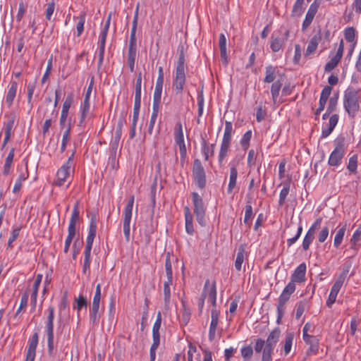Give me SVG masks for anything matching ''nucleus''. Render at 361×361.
<instances>
[{
    "mask_svg": "<svg viewBox=\"0 0 361 361\" xmlns=\"http://www.w3.org/2000/svg\"><path fill=\"white\" fill-rule=\"evenodd\" d=\"M294 337L295 334L293 332H288L286 334L283 347L284 353L286 355H288L290 352Z\"/></svg>",
    "mask_w": 361,
    "mask_h": 361,
    "instance_id": "nucleus-32",
    "label": "nucleus"
},
{
    "mask_svg": "<svg viewBox=\"0 0 361 361\" xmlns=\"http://www.w3.org/2000/svg\"><path fill=\"white\" fill-rule=\"evenodd\" d=\"M219 45L221 52V57L225 65L228 63V56L226 52V38L224 34L221 33L219 36Z\"/></svg>",
    "mask_w": 361,
    "mask_h": 361,
    "instance_id": "nucleus-20",
    "label": "nucleus"
},
{
    "mask_svg": "<svg viewBox=\"0 0 361 361\" xmlns=\"http://www.w3.org/2000/svg\"><path fill=\"white\" fill-rule=\"evenodd\" d=\"M285 41L279 37H274V35L271 37L270 47L274 52H278L283 47Z\"/></svg>",
    "mask_w": 361,
    "mask_h": 361,
    "instance_id": "nucleus-27",
    "label": "nucleus"
},
{
    "mask_svg": "<svg viewBox=\"0 0 361 361\" xmlns=\"http://www.w3.org/2000/svg\"><path fill=\"white\" fill-rule=\"evenodd\" d=\"M219 311L216 309V307H213L211 312V324H210V329H216L217 328L219 324Z\"/></svg>",
    "mask_w": 361,
    "mask_h": 361,
    "instance_id": "nucleus-38",
    "label": "nucleus"
},
{
    "mask_svg": "<svg viewBox=\"0 0 361 361\" xmlns=\"http://www.w3.org/2000/svg\"><path fill=\"white\" fill-rule=\"evenodd\" d=\"M351 268V264L350 263H346L344 264L341 273L336 278L334 284L340 286L342 287L343 283L345 282L347 276L350 271Z\"/></svg>",
    "mask_w": 361,
    "mask_h": 361,
    "instance_id": "nucleus-24",
    "label": "nucleus"
},
{
    "mask_svg": "<svg viewBox=\"0 0 361 361\" xmlns=\"http://www.w3.org/2000/svg\"><path fill=\"white\" fill-rule=\"evenodd\" d=\"M92 85H93V81L92 80L87 90H86L84 101L80 106L81 116H80V124H82L84 122L85 118L87 117V116L90 111V94H91L92 90Z\"/></svg>",
    "mask_w": 361,
    "mask_h": 361,
    "instance_id": "nucleus-8",
    "label": "nucleus"
},
{
    "mask_svg": "<svg viewBox=\"0 0 361 361\" xmlns=\"http://www.w3.org/2000/svg\"><path fill=\"white\" fill-rule=\"evenodd\" d=\"M192 202L194 204V213L196 216L197 221L202 226H204L206 224L205 221V207L202 198L197 193L192 192Z\"/></svg>",
    "mask_w": 361,
    "mask_h": 361,
    "instance_id": "nucleus-4",
    "label": "nucleus"
},
{
    "mask_svg": "<svg viewBox=\"0 0 361 361\" xmlns=\"http://www.w3.org/2000/svg\"><path fill=\"white\" fill-rule=\"evenodd\" d=\"M78 219H79L78 202H76L74 206L69 224L76 225Z\"/></svg>",
    "mask_w": 361,
    "mask_h": 361,
    "instance_id": "nucleus-59",
    "label": "nucleus"
},
{
    "mask_svg": "<svg viewBox=\"0 0 361 361\" xmlns=\"http://www.w3.org/2000/svg\"><path fill=\"white\" fill-rule=\"evenodd\" d=\"M13 157H14V148H12L10 150V152L5 160V164H4V174L8 175L9 173L10 168H11L13 159Z\"/></svg>",
    "mask_w": 361,
    "mask_h": 361,
    "instance_id": "nucleus-36",
    "label": "nucleus"
},
{
    "mask_svg": "<svg viewBox=\"0 0 361 361\" xmlns=\"http://www.w3.org/2000/svg\"><path fill=\"white\" fill-rule=\"evenodd\" d=\"M281 335V331L279 328L274 329L268 336V338L265 342L267 346L271 348L275 347V345L278 342Z\"/></svg>",
    "mask_w": 361,
    "mask_h": 361,
    "instance_id": "nucleus-21",
    "label": "nucleus"
},
{
    "mask_svg": "<svg viewBox=\"0 0 361 361\" xmlns=\"http://www.w3.org/2000/svg\"><path fill=\"white\" fill-rule=\"evenodd\" d=\"M173 279H167L164 283V295L165 306L168 307L171 299L170 286L172 285Z\"/></svg>",
    "mask_w": 361,
    "mask_h": 361,
    "instance_id": "nucleus-28",
    "label": "nucleus"
},
{
    "mask_svg": "<svg viewBox=\"0 0 361 361\" xmlns=\"http://www.w3.org/2000/svg\"><path fill=\"white\" fill-rule=\"evenodd\" d=\"M233 132V126L231 122L226 121L225 122V130L224 133V137L221 142L231 144V135Z\"/></svg>",
    "mask_w": 361,
    "mask_h": 361,
    "instance_id": "nucleus-29",
    "label": "nucleus"
},
{
    "mask_svg": "<svg viewBox=\"0 0 361 361\" xmlns=\"http://www.w3.org/2000/svg\"><path fill=\"white\" fill-rule=\"evenodd\" d=\"M302 338H303L304 341L307 344H310V349L307 351V354L310 352H312L313 353L314 351V346H313V340H314V336L312 335V334L306 333V335L302 334Z\"/></svg>",
    "mask_w": 361,
    "mask_h": 361,
    "instance_id": "nucleus-61",
    "label": "nucleus"
},
{
    "mask_svg": "<svg viewBox=\"0 0 361 361\" xmlns=\"http://www.w3.org/2000/svg\"><path fill=\"white\" fill-rule=\"evenodd\" d=\"M99 302L92 301V307L90 310V321L93 324L97 323L98 322L97 314H98V311H99Z\"/></svg>",
    "mask_w": 361,
    "mask_h": 361,
    "instance_id": "nucleus-35",
    "label": "nucleus"
},
{
    "mask_svg": "<svg viewBox=\"0 0 361 361\" xmlns=\"http://www.w3.org/2000/svg\"><path fill=\"white\" fill-rule=\"evenodd\" d=\"M290 295L283 290L282 293L279 298V302L277 305V323L279 324L283 316L284 306L288 300L290 299Z\"/></svg>",
    "mask_w": 361,
    "mask_h": 361,
    "instance_id": "nucleus-10",
    "label": "nucleus"
},
{
    "mask_svg": "<svg viewBox=\"0 0 361 361\" xmlns=\"http://www.w3.org/2000/svg\"><path fill=\"white\" fill-rule=\"evenodd\" d=\"M345 232V226H343L342 228H341L336 233L334 240V245L336 247H338V246L342 243L344 234Z\"/></svg>",
    "mask_w": 361,
    "mask_h": 361,
    "instance_id": "nucleus-40",
    "label": "nucleus"
},
{
    "mask_svg": "<svg viewBox=\"0 0 361 361\" xmlns=\"http://www.w3.org/2000/svg\"><path fill=\"white\" fill-rule=\"evenodd\" d=\"M17 87L18 83L16 81L11 82V87H9V90L6 97V102L8 104V106H10L12 104L14 98L16 97Z\"/></svg>",
    "mask_w": 361,
    "mask_h": 361,
    "instance_id": "nucleus-25",
    "label": "nucleus"
},
{
    "mask_svg": "<svg viewBox=\"0 0 361 361\" xmlns=\"http://www.w3.org/2000/svg\"><path fill=\"white\" fill-rule=\"evenodd\" d=\"M214 147H215L214 144H212V145H211L210 147H209L205 140L203 142L202 153L204 156V159L206 161H207L209 159V152L211 153V155H214Z\"/></svg>",
    "mask_w": 361,
    "mask_h": 361,
    "instance_id": "nucleus-46",
    "label": "nucleus"
},
{
    "mask_svg": "<svg viewBox=\"0 0 361 361\" xmlns=\"http://www.w3.org/2000/svg\"><path fill=\"white\" fill-rule=\"evenodd\" d=\"M28 176H29V173L27 171V168L26 167L25 171L21 173L20 175L19 176L18 178L16 181V183L14 185L13 190L14 193H16L20 191L21 186H22L23 181L25 180L28 178Z\"/></svg>",
    "mask_w": 361,
    "mask_h": 361,
    "instance_id": "nucleus-33",
    "label": "nucleus"
},
{
    "mask_svg": "<svg viewBox=\"0 0 361 361\" xmlns=\"http://www.w3.org/2000/svg\"><path fill=\"white\" fill-rule=\"evenodd\" d=\"M355 30L354 27H349L345 28V30L344 31L345 39L348 42H354L355 35Z\"/></svg>",
    "mask_w": 361,
    "mask_h": 361,
    "instance_id": "nucleus-55",
    "label": "nucleus"
},
{
    "mask_svg": "<svg viewBox=\"0 0 361 361\" xmlns=\"http://www.w3.org/2000/svg\"><path fill=\"white\" fill-rule=\"evenodd\" d=\"M306 271V265L305 263L300 264L294 271L291 276V280L295 282L301 283L305 281Z\"/></svg>",
    "mask_w": 361,
    "mask_h": 361,
    "instance_id": "nucleus-14",
    "label": "nucleus"
},
{
    "mask_svg": "<svg viewBox=\"0 0 361 361\" xmlns=\"http://www.w3.org/2000/svg\"><path fill=\"white\" fill-rule=\"evenodd\" d=\"M283 188L281 190L280 195H279V206H283L285 203L287 195L289 193L290 191V183L286 182L283 184Z\"/></svg>",
    "mask_w": 361,
    "mask_h": 361,
    "instance_id": "nucleus-34",
    "label": "nucleus"
},
{
    "mask_svg": "<svg viewBox=\"0 0 361 361\" xmlns=\"http://www.w3.org/2000/svg\"><path fill=\"white\" fill-rule=\"evenodd\" d=\"M338 93H336L333 97H330L329 104L326 109L328 114H331L336 110V105L338 103Z\"/></svg>",
    "mask_w": 361,
    "mask_h": 361,
    "instance_id": "nucleus-43",
    "label": "nucleus"
},
{
    "mask_svg": "<svg viewBox=\"0 0 361 361\" xmlns=\"http://www.w3.org/2000/svg\"><path fill=\"white\" fill-rule=\"evenodd\" d=\"M175 141L176 143L184 142V136L183 131V126L181 123H177L175 128Z\"/></svg>",
    "mask_w": 361,
    "mask_h": 361,
    "instance_id": "nucleus-37",
    "label": "nucleus"
},
{
    "mask_svg": "<svg viewBox=\"0 0 361 361\" xmlns=\"http://www.w3.org/2000/svg\"><path fill=\"white\" fill-rule=\"evenodd\" d=\"M209 283H210L209 280L207 279L205 282L204 287L202 293L201 295V297L199 299L198 307H199L200 312L202 310V308H203L204 304V300L207 295L209 297V300H210L213 307H215V306H216V281H214L212 282L209 290H207V288L209 286Z\"/></svg>",
    "mask_w": 361,
    "mask_h": 361,
    "instance_id": "nucleus-3",
    "label": "nucleus"
},
{
    "mask_svg": "<svg viewBox=\"0 0 361 361\" xmlns=\"http://www.w3.org/2000/svg\"><path fill=\"white\" fill-rule=\"evenodd\" d=\"M49 314L46 322V332L47 334L48 351L49 355L52 354L54 350V308L50 306L48 309Z\"/></svg>",
    "mask_w": 361,
    "mask_h": 361,
    "instance_id": "nucleus-5",
    "label": "nucleus"
},
{
    "mask_svg": "<svg viewBox=\"0 0 361 361\" xmlns=\"http://www.w3.org/2000/svg\"><path fill=\"white\" fill-rule=\"evenodd\" d=\"M251 137H252V131L251 130L247 131L243 135V136L240 140V145L245 149H247L249 147L250 141L251 140Z\"/></svg>",
    "mask_w": 361,
    "mask_h": 361,
    "instance_id": "nucleus-52",
    "label": "nucleus"
},
{
    "mask_svg": "<svg viewBox=\"0 0 361 361\" xmlns=\"http://www.w3.org/2000/svg\"><path fill=\"white\" fill-rule=\"evenodd\" d=\"M230 145L231 144L228 143L221 142V149L219 154V162L220 164H222L223 160L227 156Z\"/></svg>",
    "mask_w": 361,
    "mask_h": 361,
    "instance_id": "nucleus-45",
    "label": "nucleus"
},
{
    "mask_svg": "<svg viewBox=\"0 0 361 361\" xmlns=\"http://www.w3.org/2000/svg\"><path fill=\"white\" fill-rule=\"evenodd\" d=\"M338 121V115L337 114H333L330 118L329 123L326 125V126H324L322 128V137H326L329 136L336 126L337 125Z\"/></svg>",
    "mask_w": 361,
    "mask_h": 361,
    "instance_id": "nucleus-12",
    "label": "nucleus"
},
{
    "mask_svg": "<svg viewBox=\"0 0 361 361\" xmlns=\"http://www.w3.org/2000/svg\"><path fill=\"white\" fill-rule=\"evenodd\" d=\"M265 73L266 75L264 78V82L270 83L274 81L276 79V68L272 66H267Z\"/></svg>",
    "mask_w": 361,
    "mask_h": 361,
    "instance_id": "nucleus-31",
    "label": "nucleus"
},
{
    "mask_svg": "<svg viewBox=\"0 0 361 361\" xmlns=\"http://www.w3.org/2000/svg\"><path fill=\"white\" fill-rule=\"evenodd\" d=\"M274 348L265 345L262 352V361H271V354Z\"/></svg>",
    "mask_w": 361,
    "mask_h": 361,
    "instance_id": "nucleus-57",
    "label": "nucleus"
},
{
    "mask_svg": "<svg viewBox=\"0 0 361 361\" xmlns=\"http://www.w3.org/2000/svg\"><path fill=\"white\" fill-rule=\"evenodd\" d=\"M73 102V97L72 94H70L66 97V98L63 104V108H62L61 113L68 114V111H69V109H70Z\"/></svg>",
    "mask_w": 361,
    "mask_h": 361,
    "instance_id": "nucleus-53",
    "label": "nucleus"
},
{
    "mask_svg": "<svg viewBox=\"0 0 361 361\" xmlns=\"http://www.w3.org/2000/svg\"><path fill=\"white\" fill-rule=\"evenodd\" d=\"M316 226V222L314 223L312 226V227L310 228L308 232L307 233L303 242H302V247L304 250H307L310 243L312 242L314 239V227Z\"/></svg>",
    "mask_w": 361,
    "mask_h": 361,
    "instance_id": "nucleus-26",
    "label": "nucleus"
},
{
    "mask_svg": "<svg viewBox=\"0 0 361 361\" xmlns=\"http://www.w3.org/2000/svg\"><path fill=\"white\" fill-rule=\"evenodd\" d=\"M316 51V36L312 37L311 39L307 49L304 54L305 58H308Z\"/></svg>",
    "mask_w": 361,
    "mask_h": 361,
    "instance_id": "nucleus-44",
    "label": "nucleus"
},
{
    "mask_svg": "<svg viewBox=\"0 0 361 361\" xmlns=\"http://www.w3.org/2000/svg\"><path fill=\"white\" fill-rule=\"evenodd\" d=\"M237 176L238 171L236 166L233 164L230 168L229 183L227 188L228 193H231L233 189L236 187Z\"/></svg>",
    "mask_w": 361,
    "mask_h": 361,
    "instance_id": "nucleus-17",
    "label": "nucleus"
},
{
    "mask_svg": "<svg viewBox=\"0 0 361 361\" xmlns=\"http://www.w3.org/2000/svg\"><path fill=\"white\" fill-rule=\"evenodd\" d=\"M142 73H139L136 80L135 97H141Z\"/></svg>",
    "mask_w": 361,
    "mask_h": 361,
    "instance_id": "nucleus-60",
    "label": "nucleus"
},
{
    "mask_svg": "<svg viewBox=\"0 0 361 361\" xmlns=\"http://www.w3.org/2000/svg\"><path fill=\"white\" fill-rule=\"evenodd\" d=\"M70 130H71V124L68 123L66 129L65 130V131L63 132V134L62 142H61V152H63L66 150L67 143L69 140Z\"/></svg>",
    "mask_w": 361,
    "mask_h": 361,
    "instance_id": "nucleus-47",
    "label": "nucleus"
},
{
    "mask_svg": "<svg viewBox=\"0 0 361 361\" xmlns=\"http://www.w3.org/2000/svg\"><path fill=\"white\" fill-rule=\"evenodd\" d=\"M96 231H97V219H96L95 216H92L91 218V220L90 222V228H89V232H88L87 236L94 238L96 236Z\"/></svg>",
    "mask_w": 361,
    "mask_h": 361,
    "instance_id": "nucleus-51",
    "label": "nucleus"
},
{
    "mask_svg": "<svg viewBox=\"0 0 361 361\" xmlns=\"http://www.w3.org/2000/svg\"><path fill=\"white\" fill-rule=\"evenodd\" d=\"M124 120L123 118H119L118 121L116 129L115 131V135L113 139V140L111 142V147L112 151H114L115 153L118 147V144L121 137L122 135V129L124 126Z\"/></svg>",
    "mask_w": 361,
    "mask_h": 361,
    "instance_id": "nucleus-11",
    "label": "nucleus"
},
{
    "mask_svg": "<svg viewBox=\"0 0 361 361\" xmlns=\"http://www.w3.org/2000/svg\"><path fill=\"white\" fill-rule=\"evenodd\" d=\"M252 354L253 349L250 345L245 346L241 349V355L245 359L250 358Z\"/></svg>",
    "mask_w": 361,
    "mask_h": 361,
    "instance_id": "nucleus-62",
    "label": "nucleus"
},
{
    "mask_svg": "<svg viewBox=\"0 0 361 361\" xmlns=\"http://www.w3.org/2000/svg\"><path fill=\"white\" fill-rule=\"evenodd\" d=\"M315 4H316V1H314L312 4L309 11H307V13L306 14V16H305V20L303 21L302 27V32H305L306 30V29L311 25V23L314 18V16L316 14Z\"/></svg>",
    "mask_w": 361,
    "mask_h": 361,
    "instance_id": "nucleus-15",
    "label": "nucleus"
},
{
    "mask_svg": "<svg viewBox=\"0 0 361 361\" xmlns=\"http://www.w3.org/2000/svg\"><path fill=\"white\" fill-rule=\"evenodd\" d=\"M247 256V253L245 250V245H240L238 249L236 259L235 261V268L237 271H240L242 269V264L244 262V259Z\"/></svg>",
    "mask_w": 361,
    "mask_h": 361,
    "instance_id": "nucleus-13",
    "label": "nucleus"
},
{
    "mask_svg": "<svg viewBox=\"0 0 361 361\" xmlns=\"http://www.w3.org/2000/svg\"><path fill=\"white\" fill-rule=\"evenodd\" d=\"M252 214L253 212L252 205L250 204V202H248V204L245 206V217L243 220L245 224H248L250 226V221L252 219Z\"/></svg>",
    "mask_w": 361,
    "mask_h": 361,
    "instance_id": "nucleus-54",
    "label": "nucleus"
},
{
    "mask_svg": "<svg viewBox=\"0 0 361 361\" xmlns=\"http://www.w3.org/2000/svg\"><path fill=\"white\" fill-rule=\"evenodd\" d=\"M183 305V312H182V322L186 325L190 320V310L186 307L185 303L184 301H182Z\"/></svg>",
    "mask_w": 361,
    "mask_h": 361,
    "instance_id": "nucleus-50",
    "label": "nucleus"
},
{
    "mask_svg": "<svg viewBox=\"0 0 361 361\" xmlns=\"http://www.w3.org/2000/svg\"><path fill=\"white\" fill-rule=\"evenodd\" d=\"M77 305L74 308L77 309L78 311H80L82 307L87 306V300L82 295H80L78 298L76 300Z\"/></svg>",
    "mask_w": 361,
    "mask_h": 361,
    "instance_id": "nucleus-64",
    "label": "nucleus"
},
{
    "mask_svg": "<svg viewBox=\"0 0 361 361\" xmlns=\"http://www.w3.org/2000/svg\"><path fill=\"white\" fill-rule=\"evenodd\" d=\"M137 26V25H135V24L132 25L128 49H137L136 48V37H135Z\"/></svg>",
    "mask_w": 361,
    "mask_h": 361,
    "instance_id": "nucleus-48",
    "label": "nucleus"
},
{
    "mask_svg": "<svg viewBox=\"0 0 361 361\" xmlns=\"http://www.w3.org/2000/svg\"><path fill=\"white\" fill-rule=\"evenodd\" d=\"M108 32L102 31L99 37V61L98 66L100 67L102 65L104 56L105 43Z\"/></svg>",
    "mask_w": 361,
    "mask_h": 361,
    "instance_id": "nucleus-16",
    "label": "nucleus"
},
{
    "mask_svg": "<svg viewBox=\"0 0 361 361\" xmlns=\"http://www.w3.org/2000/svg\"><path fill=\"white\" fill-rule=\"evenodd\" d=\"M343 106L348 116L355 118L360 110L358 92L353 87L348 88L343 96Z\"/></svg>",
    "mask_w": 361,
    "mask_h": 361,
    "instance_id": "nucleus-2",
    "label": "nucleus"
},
{
    "mask_svg": "<svg viewBox=\"0 0 361 361\" xmlns=\"http://www.w3.org/2000/svg\"><path fill=\"white\" fill-rule=\"evenodd\" d=\"M134 200L135 197L134 195H131L130 198L128 199V203L124 209V218H123V222L124 223H129L130 224L131 218H132V213H133V207L134 204Z\"/></svg>",
    "mask_w": 361,
    "mask_h": 361,
    "instance_id": "nucleus-18",
    "label": "nucleus"
},
{
    "mask_svg": "<svg viewBox=\"0 0 361 361\" xmlns=\"http://www.w3.org/2000/svg\"><path fill=\"white\" fill-rule=\"evenodd\" d=\"M184 214H185V219L186 232L190 235H192L194 233V228H193V225H192V216L190 212V209L188 207H185Z\"/></svg>",
    "mask_w": 361,
    "mask_h": 361,
    "instance_id": "nucleus-19",
    "label": "nucleus"
},
{
    "mask_svg": "<svg viewBox=\"0 0 361 361\" xmlns=\"http://www.w3.org/2000/svg\"><path fill=\"white\" fill-rule=\"evenodd\" d=\"M137 54V49H128L127 63L130 72L134 71L135 61Z\"/></svg>",
    "mask_w": 361,
    "mask_h": 361,
    "instance_id": "nucleus-30",
    "label": "nucleus"
},
{
    "mask_svg": "<svg viewBox=\"0 0 361 361\" xmlns=\"http://www.w3.org/2000/svg\"><path fill=\"white\" fill-rule=\"evenodd\" d=\"M192 173L197 185L200 189H203L206 185V176L204 169L199 159L194 161Z\"/></svg>",
    "mask_w": 361,
    "mask_h": 361,
    "instance_id": "nucleus-6",
    "label": "nucleus"
},
{
    "mask_svg": "<svg viewBox=\"0 0 361 361\" xmlns=\"http://www.w3.org/2000/svg\"><path fill=\"white\" fill-rule=\"evenodd\" d=\"M78 22L77 23L76 29H77V35L80 36L84 30V24L85 23V13H81L78 17Z\"/></svg>",
    "mask_w": 361,
    "mask_h": 361,
    "instance_id": "nucleus-42",
    "label": "nucleus"
},
{
    "mask_svg": "<svg viewBox=\"0 0 361 361\" xmlns=\"http://www.w3.org/2000/svg\"><path fill=\"white\" fill-rule=\"evenodd\" d=\"M165 270L167 279H173L172 265L170 252L166 253L165 262Z\"/></svg>",
    "mask_w": 361,
    "mask_h": 361,
    "instance_id": "nucleus-41",
    "label": "nucleus"
},
{
    "mask_svg": "<svg viewBox=\"0 0 361 361\" xmlns=\"http://www.w3.org/2000/svg\"><path fill=\"white\" fill-rule=\"evenodd\" d=\"M344 154V146L342 142H338L335 149L331 152L329 159V164L331 166H338Z\"/></svg>",
    "mask_w": 361,
    "mask_h": 361,
    "instance_id": "nucleus-9",
    "label": "nucleus"
},
{
    "mask_svg": "<svg viewBox=\"0 0 361 361\" xmlns=\"http://www.w3.org/2000/svg\"><path fill=\"white\" fill-rule=\"evenodd\" d=\"M38 344V334L35 333L29 340L28 348L26 355L34 356L36 355V348Z\"/></svg>",
    "mask_w": 361,
    "mask_h": 361,
    "instance_id": "nucleus-22",
    "label": "nucleus"
},
{
    "mask_svg": "<svg viewBox=\"0 0 361 361\" xmlns=\"http://www.w3.org/2000/svg\"><path fill=\"white\" fill-rule=\"evenodd\" d=\"M357 166V157L353 155L349 159L348 169L352 173H356Z\"/></svg>",
    "mask_w": 361,
    "mask_h": 361,
    "instance_id": "nucleus-58",
    "label": "nucleus"
},
{
    "mask_svg": "<svg viewBox=\"0 0 361 361\" xmlns=\"http://www.w3.org/2000/svg\"><path fill=\"white\" fill-rule=\"evenodd\" d=\"M162 90L154 89L153 95L152 109H159Z\"/></svg>",
    "mask_w": 361,
    "mask_h": 361,
    "instance_id": "nucleus-39",
    "label": "nucleus"
},
{
    "mask_svg": "<svg viewBox=\"0 0 361 361\" xmlns=\"http://www.w3.org/2000/svg\"><path fill=\"white\" fill-rule=\"evenodd\" d=\"M185 80L184 48L181 47L173 81V88L177 94L183 92Z\"/></svg>",
    "mask_w": 361,
    "mask_h": 361,
    "instance_id": "nucleus-1",
    "label": "nucleus"
},
{
    "mask_svg": "<svg viewBox=\"0 0 361 361\" xmlns=\"http://www.w3.org/2000/svg\"><path fill=\"white\" fill-rule=\"evenodd\" d=\"M340 61L341 60L339 59L334 56L329 62L326 63L324 67V71L326 72H331L337 66Z\"/></svg>",
    "mask_w": 361,
    "mask_h": 361,
    "instance_id": "nucleus-49",
    "label": "nucleus"
},
{
    "mask_svg": "<svg viewBox=\"0 0 361 361\" xmlns=\"http://www.w3.org/2000/svg\"><path fill=\"white\" fill-rule=\"evenodd\" d=\"M73 157V154L68 158V161L63 164L57 171L56 176L57 179L54 184L57 186H61L66 182L67 178L69 176V171L71 169V160Z\"/></svg>",
    "mask_w": 361,
    "mask_h": 361,
    "instance_id": "nucleus-7",
    "label": "nucleus"
},
{
    "mask_svg": "<svg viewBox=\"0 0 361 361\" xmlns=\"http://www.w3.org/2000/svg\"><path fill=\"white\" fill-rule=\"evenodd\" d=\"M159 109H152V113L151 115V118L149 121V125L148 128V133L151 135L153 131V128L156 122V120L158 116Z\"/></svg>",
    "mask_w": 361,
    "mask_h": 361,
    "instance_id": "nucleus-56",
    "label": "nucleus"
},
{
    "mask_svg": "<svg viewBox=\"0 0 361 361\" xmlns=\"http://www.w3.org/2000/svg\"><path fill=\"white\" fill-rule=\"evenodd\" d=\"M283 85V81L281 79H279L276 81H274L271 87V93L272 99L274 104H276L278 101V98L279 96V92L281 89V87Z\"/></svg>",
    "mask_w": 361,
    "mask_h": 361,
    "instance_id": "nucleus-23",
    "label": "nucleus"
},
{
    "mask_svg": "<svg viewBox=\"0 0 361 361\" xmlns=\"http://www.w3.org/2000/svg\"><path fill=\"white\" fill-rule=\"evenodd\" d=\"M28 297H29V295H28V293L27 292H25L23 295V296L21 298V300H20V306H19V307H18V310H17V312L16 313V315L18 314L20 312L21 310L25 308L27 306V301H28Z\"/></svg>",
    "mask_w": 361,
    "mask_h": 361,
    "instance_id": "nucleus-63",
    "label": "nucleus"
}]
</instances>
